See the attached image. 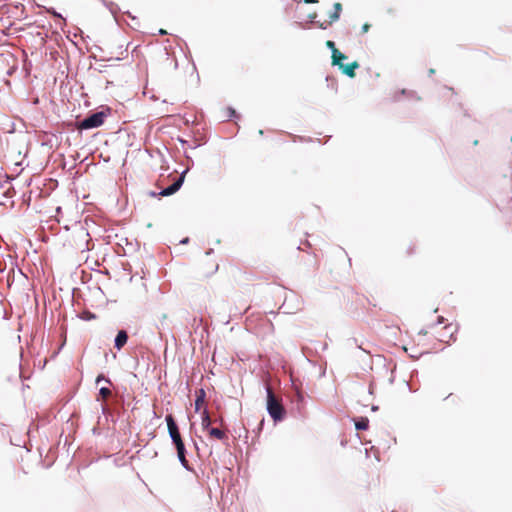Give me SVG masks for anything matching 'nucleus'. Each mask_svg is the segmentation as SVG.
<instances>
[{
	"instance_id": "obj_1",
	"label": "nucleus",
	"mask_w": 512,
	"mask_h": 512,
	"mask_svg": "<svg viewBox=\"0 0 512 512\" xmlns=\"http://www.w3.org/2000/svg\"><path fill=\"white\" fill-rule=\"evenodd\" d=\"M165 420L167 422L169 435L176 447L179 461L181 462L183 467L189 468V463L188 460L186 459L185 445L179 432V428L171 414L167 415Z\"/></svg>"
},
{
	"instance_id": "obj_2",
	"label": "nucleus",
	"mask_w": 512,
	"mask_h": 512,
	"mask_svg": "<svg viewBox=\"0 0 512 512\" xmlns=\"http://www.w3.org/2000/svg\"><path fill=\"white\" fill-rule=\"evenodd\" d=\"M443 323V317H438V322L430 327V331H420L418 336H425L430 333L439 342L449 343L453 339L456 328L452 324L441 326Z\"/></svg>"
},
{
	"instance_id": "obj_3",
	"label": "nucleus",
	"mask_w": 512,
	"mask_h": 512,
	"mask_svg": "<svg viewBox=\"0 0 512 512\" xmlns=\"http://www.w3.org/2000/svg\"><path fill=\"white\" fill-rule=\"evenodd\" d=\"M267 411L275 422L282 421L286 413L281 399L269 386L267 387Z\"/></svg>"
},
{
	"instance_id": "obj_4",
	"label": "nucleus",
	"mask_w": 512,
	"mask_h": 512,
	"mask_svg": "<svg viewBox=\"0 0 512 512\" xmlns=\"http://www.w3.org/2000/svg\"><path fill=\"white\" fill-rule=\"evenodd\" d=\"M108 114L104 111L96 112L77 123L78 130H88L103 125Z\"/></svg>"
},
{
	"instance_id": "obj_5",
	"label": "nucleus",
	"mask_w": 512,
	"mask_h": 512,
	"mask_svg": "<svg viewBox=\"0 0 512 512\" xmlns=\"http://www.w3.org/2000/svg\"><path fill=\"white\" fill-rule=\"evenodd\" d=\"M182 183H183V177L181 176L173 184H171L167 188L163 189L158 195L170 196L180 189Z\"/></svg>"
},
{
	"instance_id": "obj_6",
	"label": "nucleus",
	"mask_w": 512,
	"mask_h": 512,
	"mask_svg": "<svg viewBox=\"0 0 512 512\" xmlns=\"http://www.w3.org/2000/svg\"><path fill=\"white\" fill-rule=\"evenodd\" d=\"M339 69L347 76H349L350 78H353L355 77V69L359 67V63L357 61H353L352 63L350 64H340V66H338Z\"/></svg>"
},
{
	"instance_id": "obj_7",
	"label": "nucleus",
	"mask_w": 512,
	"mask_h": 512,
	"mask_svg": "<svg viewBox=\"0 0 512 512\" xmlns=\"http://www.w3.org/2000/svg\"><path fill=\"white\" fill-rule=\"evenodd\" d=\"M128 335L125 330H120L115 338V347L120 350L127 343Z\"/></svg>"
},
{
	"instance_id": "obj_8",
	"label": "nucleus",
	"mask_w": 512,
	"mask_h": 512,
	"mask_svg": "<svg viewBox=\"0 0 512 512\" xmlns=\"http://www.w3.org/2000/svg\"><path fill=\"white\" fill-rule=\"evenodd\" d=\"M206 392L203 388L196 390L195 410L198 412L205 403Z\"/></svg>"
},
{
	"instance_id": "obj_9",
	"label": "nucleus",
	"mask_w": 512,
	"mask_h": 512,
	"mask_svg": "<svg viewBox=\"0 0 512 512\" xmlns=\"http://www.w3.org/2000/svg\"><path fill=\"white\" fill-rule=\"evenodd\" d=\"M208 431V435L210 438H214V439H217V440H225L227 439V435L226 433L219 429V428H210L207 430Z\"/></svg>"
},
{
	"instance_id": "obj_10",
	"label": "nucleus",
	"mask_w": 512,
	"mask_h": 512,
	"mask_svg": "<svg viewBox=\"0 0 512 512\" xmlns=\"http://www.w3.org/2000/svg\"><path fill=\"white\" fill-rule=\"evenodd\" d=\"M347 59V56L340 52L338 49H334L332 54V65L340 66L342 64V60Z\"/></svg>"
},
{
	"instance_id": "obj_11",
	"label": "nucleus",
	"mask_w": 512,
	"mask_h": 512,
	"mask_svg": "<svg viewBox=\"0 0 512 512\" xmlns=\"http://www.w3.org/2000/svg\"><path fill=\"white\" fill-rule=\"evenodd\" d=\"M211 423H212V421H211L209 412L207 411V409H204L202 411V417H201V426H202L203 430L210 429Z\"/></svg>"
},
{
	"instance_id": "obj_12",
	"label": "nucleus",
	"mask_w": 512,
	"mask_h": 512,
	"mask_svg": "<svg viewBox=\"0 0 512 512\" xmlns=\"http://www.w3.org/2000/svg\"><path fill=\"white\" fill-rule=\"evenodd\" d=\"M206 264L208 266V269L203 271V275L205 277H208V276L214 274L218 270L219 266H218V263H216L215 261L207 262Z\"/></svg>"
},
{
	"instance_id": "obj_13",
	"label": "nucleus",
	"mask_w": 512,
	"mask_h": 512,
	"mask_svg": "<svg viewBox=\"0 0 512 512\" xmlns=\"http://www.w3.org/2000/svg\"><path fill=\"white\" fill-rule=\"evenodd\" d=\"M369 426V420L366 417H361L355 421V427L357 430H366Z\"/></svg>"
},
{
	"instance_id": "obj_14",
	"label": "nucleus",
	"mask_w": 512,
	"mask_h": 512,
	"mask_svg": "<svg viewBox=\"0 0 512 512\" xmlns=\"http://www.w3.org/2000/svg\"><path fill=\"white\" fill-rule=\"evenodd\" d=\"M341 10H342V5L340 3H335L334 4V12L330 15V19L332 22L339 19Z\"/></svg>"
},
{
	"instance_id": "obj_15",
	"label": "nucleus",
	"mask_w": 512,
	"mask_h": 512,
	"mask_svg": "<svg viewBox=\"0 0 512 512\" xmlns=\"http://www.w3.org/2000/svg\"><path fill=\"white\" fill-rule=\"evenodd\" d=\"M111 395H112V392H111V390L109 388L102 387L99 390V396L101 397V399L103 401L107 400Z\"/></svg>"
},
{
	"instance_id": "obj_16",
	"label": "nucleus",
	"mask_w": 512,
	"mask_h": 512,
	"mask_svg": "<svg viewBox=\"0 0 512 512\" xmlns=\"http://www.w3.org/2000/svg\"><path fill=\"white\" fill-rule=\"evenodd\" d=\"M326 46H327L328 48H330L332 52L334 51V49H337V48H336V46H335V43H334L333 41H331V40H328V41L326 42Z\"/></svg>"
},
{
	"instance_id": "obj_17",
	"label": "nucleus",
	"mask_w": 512,
	"mask_h": 512,
	"mask_svg": "<svg viewBox=\"0 0 512 512\" xmlns=\"http://www.w3.org/2000/svg\"><path fill=\"white\" fill-rule=\"evenodd\" d=\"M101 380H105L107 383L111 384V381L109 379H105L104 376L102 374H100L97 378H96V383L98 384Z\"/></svg>"
},
{
	"instance_id": "obj_18",
	"label": "nucleus",
	"mask_w": 512,
	"mask_h": 512,
	"mask_svg": "<svg viewBox=\"0 0 512 512\" xmlns=\"http://www.w3.org/2000/svg\"><path fill=\"white\" fill-rule=\"evenodd\" d=\"M369 28H370V25H369V24H367V23H366V24H364V25L362 26V32H363V33H366V32L369 30Z\"/></svg>"
},
{
	"instance_id": "obj_19",
	"label": "nucleus",
	"mask_w": 512,
	"mask_h": 512,
	"mask_svg": "<svg viewBox=\"0 0 512 512\" xmlns=\"http://www.w3.org/2000/svg\"><path fill=\"white\" fill-rule=\"evenodd\" d=\"M159 34H161V35H166V34H167V31H166V30H164V29H160V30H159Z\"/></svg>"
},
{
	"instance_id": "obj_20",
	"label": "nucleus",
	"mask_w": 512,
	"mask_h": 512,
	"mask_svg": "<svg viewBox=\"0 0 512 512\" xmlns=\"http://www.w3.org/2000/svg\"><path fill=\"white\" fill-rule=\"evenodd\" d=\"M315 0H304V3H313Z\"/></svg>"
},
{
	"instance_id": "obj_21",
	"label": "nucleus",
	"mask_w": 512,
	"mask_h": 512,
	"mask_svg": "<svg viewBox=\"0 0 512 512\" xmlns=\"http://www.w3.org/2000/svg\"><path fill=\"white\" fill-rule=\"evenodd\" d=\"M429 350L428 349H424L423 351L420 352V354H424V353H428Z\"/></svg>"
}]
</instances>
